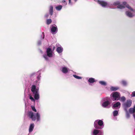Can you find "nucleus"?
I'll list each match as a JSON object with an SVG mask.
<instances>
[{
    "label": "nucleus",
    "mask_w": 135,
    "mask_h": 135,
    "mask_svg": "<svg viewBox=\"0 0 135 135\" xmlns=\"http://www.w3.org/2000/svg\"><path fill=\"white\" fill-rule=\"evenodd\" d=\"M54 48H55V47H54Z\"/></svg>",
    "instance_id": "ea45409f"
},
{
    "label": "nucleus",
    "mask_w": 135,
    "mask_h": 135,
    "mask_svg": "<svg viewBox=\"0 0 135 135\" xmlns=\"http://www.w3.org/2000/svg\"><path fill=\"white\" fill-rule=\"evenodd\" d=\"M46 52L48 57H50L52 56V51L50 48H48L47 49Z\"/></svg>",
    "instance_id": "0eeeda50"
},
{
    "label": "nucleus",
    "mask_w": 135,
    "mask_h": 135,
    "mask_svg": "<svg viewBox=\"0 0 135 135\" xmlns=\"http://www.w3.org/2000/svg\"><path fill=\"white\" fill-rule=\"evenodd\" d=\"M74 0V1L75 2H76L77 1V0ZM69 3H71V0H69Z\"/></svg>",
    "instance_id": "473e14b6"
},
{
    "label": "nucleus",
    "mask_w": 135,
    "mask_h": 135,
    "mask_svg": "<svg viewBox=\"0 0 135 135\" xmlns=\"http://www.w3.org/2000/svg\"><path fill=\"white\" fill-rule=\"evenodd\" d=\"M51 22L52 20L51 19H48L47 20L46 23L47 25H49L51 23Z\"/></svg>",
    "instance_id": "393cba45"
},
{
    "label": "nucleus",
    "mask_w": 135,
    "mask_h": 135,
    "mask_svg": "<svg viewBox=\"0 0 135 135\" xmlns=\"http://www.w3.org/2000/svg\"><path fill=\"white\" fill-rule=\"evenodd\" d=\"M133 108L134 110H135V106H134V108Z\"/></svg>",
    "instance_id": "c9c22d12"
},
{
    "label": "nucleus",
    "mask_w": 135,
    "mask_h": 135,
    "mask_svg": "<svg viewBox=\"0 0 135 135\" xmlns=\"http://www.w3.org/2000/svg\"><path fill=\"white\" fill-rule=\"evenodd\" d=\"M134 118L135 119V114L134 115Z\"/></svg>",
    "instance_id": "e433bc0d"
},
{
    "label": "nucleus",
    "mask_w": 135,
    "mask_h": 135,
    "mask_svg": "<svg viewBox=\"0 0 135 135\" xmlns=\"http://www.w3.org/2000/svg\"><path fill=\"white\" fill-rule=\"evenodd\" d=\"M126 13L127 16L130 17H132L134 16L131 12L129 11H126Z\"/></svg>",
    "instance_id": "f3484780"
},
{
    "label": "nucleus",
    "mask_w": 135,
    "mask_h": 135,
    "mask_svg": "<svg viewBox=\"0 0 135 135\" xmlns=\"http://www.w3.org/2000/svg\"><path fill=\"white\" fill-rule=\"evenodd\" d=\"M120 105L121 104L120 102H117L113 105L112 108H116L118 107V108H119L120 107Z\"/></svg>",
    "instance_id": "9b49d317"
},
{
    "label": "nucleus",
    "mask_w": 135,
    "mask_h": 135,
    "mask_svg": "<svg viewBox=\"0 0 135 135\" xmlns=\"http://www.w3.org/2000/svg\"><path fill=\"white\" fill-rule=\"evenodd\" d=\"M31 90L35 94L34 98L36 100H38L39 98V95L38 92V90L36 88L35 85H33L31 87Z\"/></svg>",
    "instance_id": "f03ea898"
},
{
    "label": "nucleus",
    "mask_w": 135,
    "mask_h": 135,
    "mask_svg": "<svg viewBox=\"0 0 135 135\" xmlns=\"http://www.w3.org/2000/svg\"><path fill=\"white\" fill-rule=\"evenodd\" d=\"M43 56L46 60H48V56L47 55H43Z\"/></svg>",
    "instance_id": "c85d7f7f"
},
{
    "label": "nucleus",
    "mask_w": 135,
    "mask_h": 135,
    "mask_svg": "<svg viewBox=\"0 0 135 135\" xmlns=\"http://www.w3.org/2000/svg\"><path fill=\"white\" fill-rule=\"evenodd\" d=\"M37 78H38V79L39 78L38 77V76L37 77Z\"/></svg>",
    "instance_id": "4c0bfd02"
},
{
    "label": "nucleus",
    "mask_w": 135,
    "mask_h": 135,
    "mask_svg": "<svg viewBox=\"0 0 135 135\" xmlns=\"http://www.w3.org/2000/svg\"><path fill=\"white\" fill-rule=\"evenodd\" d=\"M118 114V112L117 110H115L113 112V115L114 116H117Z\"/></svg>",
    "instance_id": "b1692460"
},
{
    "label": "nucleus",
    "mask_w": 135,
    "mask_h": 135,
    "mask_svg": "<svg viewBox=\"0 0 135 135\" xmlns=\"http://www.w3.org/2000/svg\"><path fill=\"white\" fill-rule=\"evenodd\" d=\"M88 81L89 83H93L94 82H95L96 81V80L95 79L91 78H90L88 80Z\"/></svg>",
    "instance_id": "6ab92c4d"
},
{
    "label": "nucleus",
    "mask_w": 135,
    "mask_h": 135,
    "mask_svg": "<svg viewBox=\"0 0 135 135\" xmlns=\"http://www.w3.org/2000/svg\"><path fill=\"white\" fill-rule=\"evenodd\" d=\"M62 71L64 73H66L68 71V69L66 67H63L62 68Z\"/></svg>",
    "instance_id": "2eb2a0df"
},
{
    "label": "nucleus",
    "mask_w": 135,
    "mask_h": 135,
    "mask_svg": "<svg viewBox=\"0 0 135 135\" xmlns=\"http://www.w3.org/2000/svg\"><path fill=\"white\" fill-rule=\"evenodd\" d=\"M93 135H103V133L100 130L94 129L93 130Z\"/></svg>",
    "instance_id": "423d86ee"
},
{
    "label": "nucleus",
    "mask_w": 135,
    "mask_h": 135,
    "mask_svg": "<svg viewBox=\"0 0 135 135\" xmlns=\"http://www.w3.org/2000/svg\"><path fill=\"white\" fill-rule=\"evenodd\" d=\"M51 31L52 34H55L57 31V27L52 25L51 28Z\"/></svg>",
    "instance_id": "6e6552de"
},
{
    "label": "nucleus",
    "mask_w": 135,
    "mask_h": 135,
    "mask_svg": "<svg viewBox=\"0 0 135 135\" xmlns=\"http://www.w3.org/2000/svg\"><path fill=\"white\" fill-rule=\"evenodd\" d=\"M49 16V15H47V14H46V15H45V17H46V18H47Z\"/></svg>",
    "instance_id": "72a5a7b5"
},
{
    "label": "nucleus",
    "mask_w": 135,
    "mask_h": 135,
    "mask_svg": "<svg viewBox=\"0 0 135 135\" xmlns=\"http://www.w3.org/2000/svg\"><path fill=\"white\" fill-rule=\"evenodd\" d=\"M113 101L119 100L120 97V93L118 92H113L110 95Z\"/></svg>",
    "instance_id": "20e7f679"
},
{
    "label": "nucleus",
    "mask_w": 135,
    "mask_h": 135,
    "mask_svg": "<svg viewBox=\"0 0 135 135\" xmlns=\"http://www.w3.org/2000/svg\"><path fill=\"white\" fill-rule=\"evenodd\" d=\"M131 96L132 97H135V91H133L132 92Z\"/></svg>",
    "instance_id": "2f4dec72"
},
{
    "label": "nucleus",
    "mask_w": 135,
    "mask_h": 135,
    "mask_svg": "<svg viewBox=\"0 0 135 135\" xmlns=\"http://www.w3.org/2000/svg\"><path fill=\"white\" fill-rule=\"evenodd\" d=\"M103 124V122L102 120H96L94 122V126L96 129H101L102 128V126Z\"/></svg>",
    "instance_id": "7ed1b4c3"
},
{
    "label": "nucleus",
    "mask_w": 135,
    "mask_h": 135,
    "mask_svg": "<svg viewBox=\"0 0 135 135\" xmlns=\"http://www.w3.org/2000/svg\"><path fill=\"white\" fill-rule=\"evenodd\" d=\"M110 104V103L108 101L104 102L102 104V105L105 108Z\"/></svg>",
    "instance_id": "f8f14e48"
},
{
    "label": "nucleus",
    "mask_w": 135,
    "mask_h": 135,
    "mask_svg": "<svg viewBox=\"0 0 135 135\" xmlns=\"http://www.w3.org/2000/svg\"><path fill=\"white\" fill-rule=\"evenodd\" d=\"M34 125L33 123L31 124H30L29 128V132H31L32 131L34 128Z\"/></svg>",
    "instance_id": "dca6fc26"
},
{
    "label": "nucleus",
    "mask_w": 135,
    "mask_h": 135,
    "mask_svg": "<svg viewBox=\"0 0 135 135\" xmlns=\"http://www.w3.org/2000/svg\"><path fill=\"white\" fill-rule=\"evenodd\" d=\"M49 8V14L51 16H52L53 15L54 12L53 7L52 6H50Z\"/></svg>",
    "instance_id": "ddd939ff"
},
{
    "label": "nucleus",
    "mask_w": 135,
    "mask_h": 135,
    "mask_svg": "<svg viewBox=\"0 0 135 135\" xmlns=\"http://www.w3.org/2000/svg\"><path fill=\"white\" fill-rule=\"evenodd\" d=\"M32 110L35 112H36L37 111L36 109H35V107L33 106H31Z\"/></svg>",
    "instance_id": "c756f323"
},
{
    "label": "nucleus",
    "mask_w": 135,
    "mask_h": 135,
    "mask_svg": "<svg viewBox=\"0 0 135 135\" xmlns=\"http://www.w3.org/2000/svg\"><path fill=\"white\" fill-rule=\"evenodd\" d=\"M119 88L118 87L111 86L110 89L111 91H114L117 90Z\"/></svg>",
    "instance_id": "a211bd4d"
},
{
    "label": "nucleus",
    "mask_w": 135,
    "mask_h": 135,
    "mask_svg": "<svg viewBox=\"0 0 135 135\" xmlns=\"http://www.w3.org/2000/svg\"><path fill=\"white\" fill-rule=\"evenodd\" d=\"M65 2V1H64V2Z\"/></svg>",
    "instance_id": "58836bf2"
},
{
    "label": "nucleus",
    "mask_w": 135,
    "mask_h": 135,
    "mask_svg": "<svg viewBox=\"0 0 135 135\" xmlns=\"http://www.w3.org/2000/svg\"><path fill=\"white\" fill-rule=\"evenodd\" d=\"M73 76L75 78L78 79H81L82 78L81 77L79 76L76 75H73Z\"/></svg>",
    "instance_id": "cd10ccee"
},
{
    "label": "nucleus",
    "mask_w": 135,
    "mask_h": 135,
    "mask_svg": "<svg viewBox=\"0 0 135 135\" xmlns=\"http://www.w3.org/2000/svg\"><path fill=\"white\" fill-rule=\"evenodd\" d=\"M126 100V98L124 96H123L121 98L120 97L119 98V100H120L121 102H124Z\"/></svg>",
    "instance_id": "4be33fe9"
},
{
    "label": "nucleus",
    "mask_w": 135,
    "mask_h": 135,
    "mask_svg": "<svg viewBox=\"0 0 135 135\" xmlns=\"http://www.w3.org/2000/svg\"><path fill=\"white\" fill-rule=\"evenodd\" d=\"M28 116L33 121L37 120V121H39L40 119V115L38 113H36V116L34 115L32 111L28 112Z\"/></svg>",
    "instance_id": "f257e3e1"
},
{
    "label": "nucleus",
    "mask_w": 135,
    "mask_h": 135,
    "mask_svg": "<svg viewBox=\"0 0 135 135\" xmlns=\"http://www.w3.org/2000/svg\"><path fill=\"white\" fill-rule=\"evenodd\" d=\"M127 116H128V117H129V113H127Z\"/></svg>",
    "instance_id": "f704fd0d"
},
{
    "label": "nucleus",
    "mask_w": 135,
    "mask_h": 135,
    "mask_svg": "<svg viewBox=\"0 0 135 135\" xmlns=\"http://www.w3.org/2000/svg\"><path fill=\"white\" fill-rule=\"evenodd\" d=\"M117 8H119L122 9L125 8V7L121 4L118 5L117 6Z\"/></svg>",
    "instance_id": "a878e982"
},
{
    "label": "nucleus",
    "mask_w": 135,
    "mask_h": 135,
    "mask_svg": "<svg viewBox=\"0 0 135 135\" xmlns=\"http://www.w3.org/2000/svg\"><path fill=\"white\" fill-rule=\"evenodd\" d=\"M123 4L127 8L130 9L131 11H134V10L128 4H127L126 2H123Z\"/></svg>",
    "instance_id": "9d476101"
},
{
    "label": "nucleus",
    "mask_w": 135,
    "mask_h": 135,
    "mask_svg": "<svg viewBox=\"0 0 135 135\" xmlns=\"http://www.w3.org/2000/svg\"><path fill=\"white\" fill-rule=\"evenodd\" d=\"M63 51V49L61 47H58L56 49V51L59 53H60L62 52Z\"/></svg>",
    "instance_id": "4468645a"
},
{
    "label": "nucleus",
    "mask_w": 135,
    "mask_h": 135,
    "mask_svg": "<svg viewBox=\"0 0 135 135\" xmlns=\"http://www.w3.org/2000/svg\"><path fill=\"white\" fill-rule=\"evenodd\" d=\"M99 83L102 85L106 86L107 85L106 83L103 81H99Z\"/></svg>",
    "instance_id": "5701e85b"
},
{
    "label": "nucleus",
    "mask_w": 135,
    "mask_h": 135,
    "mask_svg": "<svg viewBox=\"0 0 135 135\" xmlns=\"http://www.w3.org/2000/svg\"><path fill=\"white\" fill-rule=\"evenodd\" d=\"M97 2L98 3L101 5L103 7H104L106 6L108 4L106 2L103 1L98 0Z\"/></svg>",
    "instance_id": "1a4fd4ad"
},
{
    "label": "nucleus",
    "mask_w": 135,
    "mask_h": 135,
    "mask_svg": "<svg viewBox=\"0 0 135 135\" xmlns=\"http://www.w3.org/2000/svg\"><path fill=\"white\" fill-rule=\"evenodd\" d=\"M132 104V101L130 99H128L123 104V106L125 108H128L131 106Z\"/></svg>",
    "instance_id": "39448f33"
},
{
    "label": "nucleus",
    "mask_w": 135,
    "mask_h": 135,
    "mask_svg": "<svg viewBox=\"0 0 135 135\" xmlns=\"http://www.w3.org/2000/svg\"><path fill=\"white\" fill-rule=\"evenodd\" d=\"M30 99H31V100L33 102H35V100L31 96H30Z\"/></svg>",
    "instance_id": "7c9ffc66"
},
{
    "label": "nucleus",
    "mask_w": 135,
    "mask_h": 135,
    "mask_svg": "<svg viewBox=\"0 0 135 135\" xmlns=\"http://www.w3.org/2000/svg\"><path fill=\"white\" fill-rule=\"evenodd\" d=\"M62 6L61 5H59L56 6L55 7L57 11H60L62 8Z\"/></svg>",
    "instance_id": "412c9836"
},
{
    "label": "nucleus",
    "mask_w": 135,
    "mask_h": 135,
    "mask_svg": "<svg viewBox=\"0 0 135 135\" xmlns=\"http://www.w3.org/2000/svg\"><path fill=\"white\" fill-rule=\"evenodd\" d=\"M129 111L130 113L131 114H133L135 112V110H134L133 108H130L129 110Z\"/></svg>",
    "instance_id": "aec40b11"
},
{
    "label": "nucleus",
    "mask_w": 135,
    "mask_h": 135,
    "mask_svg": "<svg viewBox=\"0 0 135 135\" xmlns=\"http://www.w3.org/2000/svg\"><path fill=\"white\" fill-rule=\"evenodd\" d=\"M121 83L123 85L125 86L127 84L126 82L124 80H122L121 82Z\"/></svg>",
    "instance_id": "bb28decb"
}]
</instances>
